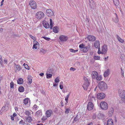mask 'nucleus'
I'll return each mask as SVG.
<instances>
[{"mask_svg":"<svg viewBox=\"0 0 125 125\" xmlns=\"http://www.w3.org/2000/svg\"><path fill=\"white\" fill-rule=\"evenodd\" d=\"M98 86L102 91H104L107 88L106 83L103 81H101L99 83Z\"/></svg>","mask_w":125,"mask_h":125,"instance_id":"obj_1","label":"nucleus"},{"mask_svg":"<svg viewBox=\"0 0 125 125\" xmlns=\"http://www.w3.org/2000/svg\"><path fill=\"white\" fill-rule=\"evenodd\" d=\"M118 94L122 100L125 99V91L119 90L118 91Z\"/></svg>","mask_w":125,"mask_h":125,"instance_id":"obj_6","label":"nucleus"},{"mask_svg":"<svg viewBox=\"0 0 125 125\" xmlns=\"http://www.w3.org/2000/svg\"><path fill=\"white\" fill-rule=\"evenodd\" d=\"M53 112L52 110H49L47 111L45 113V114L47 117H50L53 114Z\"/></svg>","mask_w":125,"mask_h":125,"instance_id":"obj_18","label":"nucleus"},{"mask_svg":"<svg viewBox=\"0 0 125 125\" xmlns=\"http://www.w3.org/2000/svg\"><path fill=\"white\" fill-rule=\"evenodd\" d=\"M70 94V93L69 94L65 97V100L66 102V103H68V99L69 97Z\"/></svg>","mask_w":125,"mask_h":125,"instance_id":"obj_42","label":"nucleus"},{"mask_svg":"<svg viewBox=\"0 0 125 125\" xmlns=\"http://www.w3.org/2000/svg\"><path fill=\"white\" fill-rule=\"evenodd\" d=\"M87 39L90 41H94L96 39V37L94 36L91 35H89L88 36Z\"/></svg>","mask_w":125,"mask_h":125,"instance_id":"obj_19","label":"nucleus"},{"mask_svg":"<svg viewBox=\"0 0 125 125\" xmlns=\"http://www.w3.org/2000/svg\"><path fill=\"white\" fill-rule=\"evenodd\" d=\"M46 52V50L43 48H41L40 51V53L41 54H44Z\"/></svg>","mask_w":125,"mask_h":125,"instance_id":"obj_27","label":"nucleus"},{"mask_svg":"<svg viewBox=\"0 0 125 125\" xmlns=\"http://www.w3.org/2000/svg\"><path fill=\"white\" fill-rule=\"evenodd\" d=\"M23 103L24 104L28 107L30 104V100L28 98H25L24 100Z\"/></svg>","mask_w":125,"mask_h":125,"instance_id":"obj_17","label":"nucleus"},{"mask_svg":"<svg viewBox=\"0 0 125 125\" xmlns=\"http://www.w3.org/2000/svg\"><path fill=\"white\" fill-rule=\"evenodd\" d=\"M102 50V54H104L106 53L107 51V48L106 45L104 44L103 46Z\"/></svg>","mask_w":125,"mask_h":125,"instance_id":"obj_13","label":"nucleus"},{"mask_svg":"<svg viewBox=\"0 0 125 125\" xmlns=\"http://www.w3.org/2000/svg\"><path fill=\"white\" fill-rule=\"evenodd\" d=\"M8 106L5 105L2 108L1 111L2 112H5L8 110Z\"/></svg>","mask_w":125,"mask_h":125,"instance_id":"obj_26","label":"nucleus"},{"mask_svg":"<svg viewBox=\"0 0 125 125\" xmlns=\"http://www.w3.org/2000/svg\"><path fill=\"white\" fill-rule=\"evenodd\" d=\"M24 90V88L22 86H20L18 88V90L20 92H23Z\"/></svg>","mask_w":125,"mask_h":125,"instance_id":"obj_33","label":"nucleus"},{"mask_svg":"<svg viewBox=\"0 0 125 125\" xmlns=\"http://www.w3.org/2000/svg\"><path fill=\"white\" fill-rule=\"evenodd\" d=\"M29 5L32 9H35L37 8V5L35 2L34 1H31Z\"/></svg>","mask_w":125,"mask_h":125,"instance_id":"obj_7","label":"nucleus"},{"mask_svg":"<svg viewBox=\"0 0 125 125\" xmlns=\"http://www.w3.org/2000/svg\"><path fill=\"white\" fill-rule=\"evenodd\" d=\"M31 112H32V113H33V112H32L31 110H26L25 111L24 113L26 115H30V113Z\"/></svg>","mask_w":125,"mask_h":125,"instance_id":"obj_29","label":"nucleus"},{"mask_svg":"<svg viewBox=\"0 0 125 125\" xmlns=\"http://www.w3.org/2000/svg\"><path fill=\"white\" fill-rule=\"evenodd\" d=\"M71 70H72L73 71H74L75 70V69L74 68H73V67H71L70 69Z\"/></svg>","mask_w":125,"mask_h":125,"instance_id":"obj_60","label":"nucleus"},{"mask_svg":"<svg viewBox=\"0 0 125 125\" xmlns=\"http://www.w3.org/2000/svg\"><path fill=\"white\" fill-rule=\"evenodd\" d=\"M105 94L103 93H99L97 95V98L99 99H104L105 98Z\"/></svg>","mask_w":125,"mask_h":125,"instance_id":"obj_10","label":"nucleus"},{"mask_svg":"<svg viewBox=\"0 0 125 125\" xmlns=\"http://www.w3.org/2000/svg\"><path fill=\"white\" fill-rule=\"evenodd\" d=\"M15 111L17 112V111H18V109H19V108H18V107H15Z\"/></svg>","mask_w":125,"mask_h":125,"instance_id":"obj_58","label":"nucleus"},{"mask_svg":"<svg viewBox=\"0 0 125 125\" xmlns=\"http://www.w3.org/2000/svg\"><path fill=\"white\" fill-rule=\"evenodd\" d=\"M35 17L38 20H41L44 16V14L42 11H39L35 14Z\"/></svg>","mask_w":125,"mask_h":125,"instance_id":"obj_3","label":"nucleus"},{"mask_svg":"<svg viewBox=\"0 0 125 125\" xmlns=\"http://www.w3.org/2000/svg\"><path fill=\"white\" fill-rule=\"evenodd\" d=\"M30 36L31 38L33 40H35V38L34 37L32 36L31 35H30Z\"/></svg>","mask_w":125,"mask_h":125,"instance_id":"obj_59","label":"nucleus"},{"mask_svg":"<svg viewBox=\"0 0 125 125\" xmlns=\"http://www.w3.org/2000/svg\"><path fill=\"white\" fill-rule=\"evenodd\" d=\"M84 46V45L83 43L80 44L79 45V47L81 48H83Z\"/></svg>","mask_w":125,"mask_h":125,"instance_id":"obj_51","label":"nucleus"},{"mask_svg":"<svg viewBox=\"0 0 125 125\" xmlns=\"http://www.w3.org/2000/svg\"><path fill=\"white\" fill-rule=\"evenodd\" d=\"M121 73L122 75V77H124V72L122 70V68H121Z\"/></svg>","mask_w":125,"mask_h":125,"instance_id":"obj_56","label":"nucleus"},{"mask_svg":"<svg viewBox=\"0 0 125 125\" xmlns=\"http://www.w3.org/2000/svg\"><path fill=\"white\" fill-rule=\"evenodd\" d=\"M52 70L49 69L47 70L46 73L47 78H51L52 77Z\"/></svg>","mask_w":125,"mask_h":125,"instance_id":"obj_11","label":"nucleus"},{"mask_svg":"<svg viewBox=\"0 0 125 125\" xmlns=\"http://www.w3.org/2000/svg\"><path fill=\"white\" fill-rule=\"evenodd\" d=\"M19 124L21 125H24L25 124V121H24L22 120H21L20 121H19Z\"/></svg>","mask_w":125,"mask_h":125,"instance_id":"obj_39","label":"nucleus"},{"mask_svg":"<svg viewBox=\"0 0 125 125\" xmlns=\"http://www.w3.org/2000/svg\"><path fill=\"white\" fill-rule=\"evenodd\" d=\"M115 17L113 18V20L115 23H117L119 21L118 17L116 13H115Z\"/></svg>","mask_w":125,"mask_h":125,"instance_id":"obj_25","label":"nucleus"},{"mask_svg":"<svg viewBox=\"0 0 125 125\" xmlns=\"http://www.w3.org/2000/svg\"><path fill=\"white\" fill-rule=\"evenodd\" d=\"M96 117V115L95 114H94L92 116V118L93 119H95Z\"/></svg>","mask_w":125,"mask_h":125,"instance_id":"obj_55","label":"nucleus"},{"mask_svg":"<svg viewBox=\"0 0 125 125\" xmlns=\"http://www.w3.org/2000/svg\"><path fill=\"white\" fill-rule=\"evenodd\" d=\"M68 38L67 36L61 35L59 37L60 40L62 42H65L68 39Z\"/></svg>","mask_w":125,"mask_h":125,"instance_id":"obj_8","label":"nucleus"},{"mask_svg":"<svg viewBox=\"0 0 125 125\" xmlns=\"http://www.w3.org/2000/svg\"><path fill=\"white\" fill-rule=\"evenodd\" d=\"M94 46L96 48H98L99 47H100V45L99 41L96 40L95 41L94 43Z\"/></svg>","mask_w":125,"mask_h":125,"instance_id":"obj_24","label":"nucleus"},{"mask_svg":"<svg viewBox=\"0 0 125 125\" xmlns=\"http://www.w3.org/2000/svg\"><path fill=\"white\" fill-rule=\"evenodd\" d=\"M93 58L94 59L96 60H99L100 58V57L97 55H94Z\"/></svg>","mask_w":125,"mask_h":125,"instance_id":"obj_38","label":"nucleus"},{"mask_svg":"<svg viewBox=\"0 0 125 125\" xmlns=\"http://www.w3.org/2000/svg\"><path fill=\"white\" fill-rule=\"evenodd\" d=\"M3 62L5 64H6L7 63V60L6 59H4L3 60Z\"/></svg>","mask_w":125,"mask_h":125,"instance_id":"obj_53","label":"nucleus"},{"mask_svg":"<svg viewBox=\"0 0 125 125\" xmlns=\"http://www.w3.org/2000/svg\"><path fill=\"white\" fill-rule=\"evenodd\" d=\"M0 63L1 65H2L3 64L2 57L1 56H0Z\"/></svg>","mask_w":125,"mask_h":125,"instance_id":"obj_50","label":"nucleus"},{"mask_svg":"<svg viewBox=\"0 0 125 125\" xmlns=\"http://www.w3.org/2000/svg\"><path fill=\"white\" fill-rule=\"evenodd\" d=\"M46 14L47 16L50 17H51L54 15L53 12L50 9L46 10Z\"/></svg>","mask_w":125,"mask_h":125,"instance_id":"obj_9","label":"nucleus"},{"mask_svg":"<svg viewBox=\"0 0 125 125\" xmlns=\"http://www.w3.org/2000/svg\"><path fill=\"white\" fill-rule=\"evenodd\" d=\"M42 115L41 110H38L37 112L35 114V115L37 117H40Z\"/></svg>","mask_w":125,"mask_h":125,"instance_id":"obj_23","label":"nucleus"},{"mask_svg":"<svg viewBox=\"0 0 125 125\" xmlns=\"http://www.w3.org/2000/svg\"><path fill=\"white\" fill-rule=\"evenodd\" d=\"M69 50L70 52H77L78 51V50H74L72 49H69Z\"/></svg>","mask_w":125,"mask_h":125,"instance_id":"obj_43","label":"nucleus"},{"mask_svg":"<svg viewBox=\"0 0 125 125\" xmlns=\"http://www.w3.org/2000/svg\"><path fill=\"white\" fill-rule=\"evenodd\" d=\"M38 107L35 104L33 106V109L34 110L36 111L37 110Z\"/></svg>","mask_w":125,"mask_h":125,"instance_id":"obj_44","label":"nucleus"},{"mask_svg":"<svg viewBox=\"0 0 125 125\" xmlns=\"http://www.w3.org/2000/svg\"><path fill=\"white\" fill-rule=\"evenodd\" d=\"M53 86L56 87L58 85V84L57 83H55L54 82V83H53Z\"/></svg>","mask_w":125,"mask_h":125,"instance_id":"obj_54","label":"nucleus"},{"mask_svg":"<svg viewBox=\"0 0 125 125\" xmlns=\"http://www.w3.org/2000/svg\"><path fill=\"white\" fill-rule=\"evenodd\" d=\"M42 38H44L46 40H47L48 41H49V40L50 39V38H48L47 37H45V36H43L42 37Z\"/></svg>","mask_w":125,"mask_h":125,"instance_id":"obj_48","label":"nucleus"},{"mask_svg":"<svg viewBox=\"0 0 125 125\" xmlns=\"http://www.w3.org/2000/svg\"><path fill=\"white\" fill-rule=\"evenodd\" d=\"M43 26L45 28L48 29L49 28L50 26L48 22L46 21H43Z\"/></svg>","mask_w":125,"mask_h":125,"instance_id":"obj_21","label":"nucleus"},{"mask_svg":"<svg viewBox=\"0 0 125 125\" xmlns=\"http://www.w3.org/2000/svg\"><path fill=\"white\" fill-rule=\"evenodd\" d=\"M28 82L29 83L31 84L32 82V79H28Z\"/></svg>","mask_w":125,"mask_h":125,"instance_id":"obj_49","label":"nucleus"},{"mask_svg":"<svg viewBox=\"0 0 125 125\" xmlns=\"http://www.w3.org/2000/svg\"><path fill=\"white\" fill-rule=\"evenodd\" d=\"M10 87L11 88H14V84L13 82H11L10 83Z\"/></svg>","mask_w":125,"mask_h":125,"instance_id":"obj_46","label":"nucleus"},{"mask_svg":"<svg viewBox=\"0 0 125 125\" xmlns=\"http://www.w3.org/2000/svg\"><path fill=\"white\" fill-rule=\"evenodd\" d=\"M53 31L56 33H57L58 32V27H54L53 29Z\"/></svg>","mask_w":125,"mask_h":125,"instance_id":"obj_35","label":"nucleus"},{"mask_svg":"<svg viewBox=\"0 0 125 125\" xmlns=\"http://www.w3.org/2000/svg\"><path fill=\"white\" fill-rule=\"evenodd\" d=\"M98 48V51L97 53L99 54H102V51H100V47H99Z\"/></svg>","mask_w":125,"mask_h":125,"instance_id":"obj_47","label":"nucleus"},{"mask_svg":"<svg viewBox=\"0 0 125 125\" xmlns=\"http://www.w3.org/2000/svg\"><path fill=\"white\" fill-rule=\"evenodd\" d=\"M114 109L113 108L111 107V108L109 110L108 112V115L110 117H111L113 114L114 112Z\"/></svg>","mask_w":125,"mask_h":125,"instance_id":"obj_20","label":"nucleus"},{"mask_svg":"<svg viewBox=\"0 0 125 125\" xmlns=\"http://www.w3.org/2000/svg\"><path fill=\"white\" fill-rule=\"evenodd\" d=\"M90 47V44H89L87 46L84 47L82 48H81V50L84 52H86L89 49Z\"/></svg>","mask_w":125,"mask_h":125,"instance_id":"obj_16","label":"nucleus"},{"mask_svg":"<svg viewBox=\"0 0 125 125\" xmlns=\"http://www.w3.org/2000/svg\"><path fill=\"white\" fill-rule=\"evenodd\" d=\"M32 120V118L31 116L28 117L26 119V121L28 122H30Z\"/></svg>","mask_w":125,"mask_h":125,"instance_id":"obj_34","label":"nucleus"},{"mask_svg":"<svg viewBox=\"0 0 125 125\" xmlns=\"http://www.w3.org/2000/svg\"><path fill=\"white\" fill-rule=\"evenodd\" d=\"M114 3L116 6L118 5L119 4V1L118 0H113Z\"/></svg>","mask_w":125,"mask_h":125,"instance_id":"obj_36","label":"nucleus"},{"mask_svg":"<svg viewBox=\"0 0 125 125\" xmlns=\"http://www.w3.org/2000/svg\"><path fill=\"white\" fill-rule=\"evenodd\" d=\"M25 68L26 69L29 70L30 69L28 65L27 64L25 65V66H24Z\"/></svg>","mask_w":125,"mask_h":125,"instance_id":"obj_52","label":"nucleus"},{"mask_svg":"<svg viewBox=\"0 0 125 125\" xmlns=\"http://www.w3.org/2000/svg\"><path fill=\"white\" fill-rule=\"evenodd\" d=\"M10 117H11V119L12 120H14V117H13L12 115H11Z\"/></svg>","mask_w":125,"mask_h":125,"instance_id":"obj_64","label":"nucleus"},{"mask_svg":"<svg viewBox=\"0 0 125 125\" xmlns=\"http://www.w3.org/2000/svg\"><path fill=\"white\" fill-rule=\"evenodd\" d=\"M39 75L40 76H43L44 75V73H40L39 74Z\"/></svg>","mask_w":125,"mask_h":125,"instance_id":"obj_62","label":"nucleus"},{"mask_svg":"<svg viewBox=\"0 0 125 125\" xmlns=\"http://www.w3.org/2000/svg\"><path fill=\"white\" fill-rule=\"evenodd\" d=\"M109 74V70H107L104 72V77H106Z\"/></svg>","mask_w":125,"mask_h":125,"instance_id":"obj_28","label":"nucleus"},{"mask_svg":"<svg viewBox=\"0 0 125 125\" xmlns=\"http://www.w3.org/2000/svg\"><path fill=\"white\" fill-rule=\"evenodd\" d=\"M85 79L83 85V87L84 90H86L89 85V79Z\"/></svg>","mask_w":125,"mask_h":125,"instance_id":"obj_5","label":"nucleus"},{"mask_svg":"<svg viewBox=\"0 0 125 125\" xmlns=\"http://www.w3.org/2000/svg\"><path fill=\"white\" fill-rule=\"evenodd\" d=\"M60 82V80L59 79H55L54 80V83L58 84Z\"/></svg>","mask_w":125,"mask_h":125,"instance_id":"obj_45","label":"nucleus"},{"mask_svg":"<svg viewBox=\"0 0 125 125\" xmlns=\"http://www.w3.org/2000/svg\"><path fill=\"white\" fill-rule=\"evenodd\" d=\"M33 46L32 47V49H36L40 47V44L39 43L35 41H33Z\"/></svg>","mask_w":125,"mask_h":125,"instance_id":"obj_12","label":"nucleus"},{"mask_svg":"<svg viewBox=\"0 0 125 125\" xmlns=\"http://www.w3.org/2000/svg\"><path fill=\"white\" fill-rule=\"evenodd\" d=\"M88 99L89 100L92 101L93 100H95V97L92 96L91 94H90L89 95L88 97Z\"/></svg>","mask_w":125,"mask_h":125,"instance_id":"obj_30","label":"nucleus"},{"mask_svg":"<svg viewBox=\"0 0 125 125\" xmlns=\"http://www.w3.org/2000/svg\"><path fill=\"white\" fill-rule=\"evenodd\" d=\"M21 69V67L19 65H16L15 64L14 66V70L16 73L19 71Z\"/></svg>","mask_w":125,"mask_h":125,"instance_id":"obj_15","label":"nucleus"},{"mask_svg":"<svg viewBox=\"0 0 125 125\" xmlns=\"http://www.w3.org/2000/svg\"><path fill=\"white\" fill-rule=\"evenodd\" d=\"M70 110H69V109H66L65 111V112L66 114H68L69 113V111Z\"/></svg>","mask_w":125,"mask_h":125,"instance_id":"obj_57","label":"nucleus"},{"mask_svg":"<svg viewBox=\"0 0 125 125\" xmlns=\"http://www.w3.org/2000/svg\"><path fill=\"white\" fill-rule=\"evenodd\" d=\"M63 83L62 82H61L60 83L59 87L61 89H62L63 88Z\"/></svg>","mask_w":125,"mask_h":125,"instance_id":"obj_40","label":"nucleus"},{"mask_svg":"<svg viewBox=\"0 0 125 125\" xmlns=\"http://www.w3.org/2000/svg\"><path fill=\"white\" fill-rule=\"evenodd\" d=\"M113 120L111 119H109L107 121V125H114Z\"/></svg>","mask_w":125,"mask_h":125,"instance_id":"obj_22","label":"nucleus"},{"mask_svg":"<svg viewBox=\"0 0 125 125\" xmlns=\"http://www.w3.org/2000/svg\"><path fill=\"white\" fill-rule=\"evenodd\" d=\"M17 115V114L15 113H14L13 114L12 116L14 117H15Z\"/></svg>","mask_w":125,"mask_h":125,"instance_id":"obj_61","label":"nucleus"},{"mask_svg":"<svg viewBox=\"0 0 125 125\" xmlns=\"http://www.w3.org/2000/svg\"><path fill=\"white\" fill-rule=\"evenodd\" d=\"M47 118H48L47 116H43L41 118V120L42 121H44L46 120L47 119Z\"/></svg>","mask_w":125,"mask_h":125,"instance_id":"obj_41","label":"nucleus"},{"mask_svg":"<svg viewBox=\"0 0 125 125\" xmlns=\"http://www.w3.org/2000/svg\"><path fill=\"white\" fill-rule=\"evenodd\" d=\"M3 31V29L2 28H0V32L2 33Z\"/></svg>","mask_w":125,"mask_h":125,"instance_id":"obj_63","label":"nucleus"},{"mask_svg":"<svg viewBox=\"0 0 125 125\" xmlns=\"http://www.w3.org/2000/svg\"><path fill=\"white\" fill-rule=\"evenodd\" d=\"M117 38L118 41L121 43H123L124 42V40L122 39L119 36L117 35Z\"/></svg>","mask_w":125,"mask_h":125,"instance_id":"obj_31","label":"nucleus"},{"mask_svg":"<svg viewBox=\"0 0 125 125\" xmlns=\"http://www.w3.org/2000/svg\"><path fill=\"white\" fill-rule=\"evenodd\" d=\"M92 78H101L102 77L101 75H98V73L96 71H93L91 73Z\"/></svg>","mask_w":125,"mask_h":125,"instance_id":"obj_4","label":"nucleus"},{"mask_svg":"<svg viewBox=\"0 0 125 125\" xmlns=\"http://www.w3.org/2000/svg\"><path fill=\"white\" fill-rule=\"evenodd\" d=\"M100 106L102 109L104 110H107L108 107L107 103L104 101H101L100 104Z\"/></svg>","mask_w":125,"mask_h":125,"instance_id":"obj_2","label":"nucleus"},{"mask_svg":"<svg viewBox=\"0 0 125 125\" xmlns=\"http://www.w3.org/2000/svg\"><path fill=\"white\" fill-rule=\"evenodd\" d=\"M94 106L92 102H89L87 104V109L89 110H92L93 109Z\"/></svg>","mask_w":125,"mask_h":125,"instance_id":"obj_14","label":"nucleus"},{"mask_svg":"<svg viewBox=\"0 0 125 125\" xmlns=\"http://www.w3.org/2000/svg\"><path fill=\"white\" fill-rule=\"evenodd\" d=\"M23 81V79H19L17 80V83L18 84H20L22 83Z\"/></svg>","mask_w":125,"mask_h":125,"instance_id":"obj_32","label":"nucleus"},{"mask_svg":"<svg viewBox=\"0 0 125 125\" xmlns=\"http://www.w3.org/2000/svg\"><path fill=\"white\" fill-rule=\"evenodd\" d=\"M50 29H52L53 27V23L52 21V19L50 18Z\"/></svg>","mask_w":125,"mask_h":125,"instance_id":"obj_37","label":"nucleus"}]
</instances>
